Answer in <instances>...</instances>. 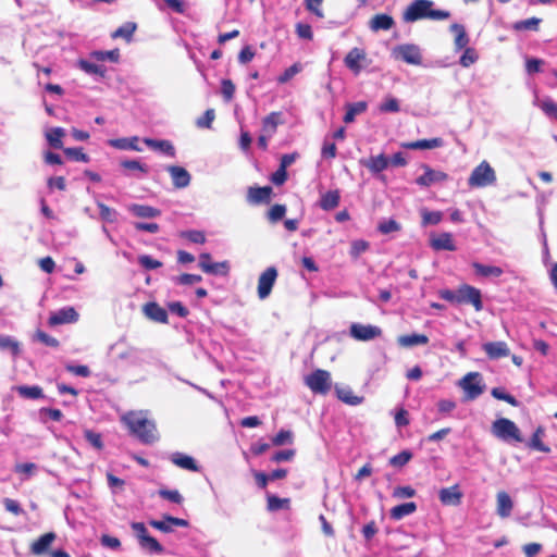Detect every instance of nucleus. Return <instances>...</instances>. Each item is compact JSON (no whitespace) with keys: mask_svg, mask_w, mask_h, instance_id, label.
<instances>
[{"mask_svg":"<svg viewBox=\"0 0 557 557\" xmlns=\"http://www.w3.org/2000/svg\"><path fill=\"white\" fill-rule=\"evenodd\" d=\"M78 66L82 71L89 75L103 77L106 74V67L92 60H79Z\"/></svg>","mask_w":557,"mask_h":557,"instance_id":"obj_35","label":"nucleus"},{"mask_svg":"<svg viewBox=\"0 0 557 557\" xmlns=\"http://www.w3.org/2000/svg\"><path fill=\"white\" fill-rule=\"evenodd\" d=\"M272 188L270 186L264 187H250L248 190V200L252 203L267 202L270 199Z\"/></svg>","mask_w":557,"mask_h":557,"instance_id":"obj_31","label":"nucleus"},{"mask_svg":"<svg viewBox=\"0 0 557 557\" xmlns=\"http://www.w3.org/2000/svg\"><path fill=\"white\" fill-rule=\"evenodd\" d=\"M123 422L141 443L152 444L158 440L156 423L145 411H132L123 416Z\"/></svg>","mask_w":557,"mask_h":557,"instance_id":"obj_1","label":"nucleus"},{"mask_svg":"<svg viewBox=\"0 0 557 557\" xmlns=\"http://www.w3.org/2000/svg\"><path fill=\"white\" fill-rule=\"evenodd\" d=\"M166 171L170 174L175 188H186L190 184L191 176L185 168L180 165H169L166 166Z\"/></svg>","mask_w":557,"mask_h":557,"instance_id":"obj_15","label":"nucleus"},{"mask_svg":"<svg viewBox=\"0 0 557 557\" xmlns=\"http://www.w3.org/2000/svg\"><path fill=\"white\" fill-rule=\"evenodd\" d=\"M221 92L226 101H231L235 94V85L231 79H223L221 83Z\"/></svg>","mask_w":557,"mask_h":557,"instance_id":"obj_63","label":"nucleus"},{"mask_svg":"<svg viewBox=\"0 0 557 557\" xmlns=\"http://www.w3.org/2000/svg\"><path fill=\"white\" fill-rule=\"evenodd\" d=\"M471 265L475 275L480 277H499L504 273L503 269L496 265H487L476 261L472 262Z\"/></svg>","mask_w":557,"mask_h":557,"instance_id":"obj_26","label":"nucleus"},{"mask_svg":"<svg viewBox=\"0 0 557 557\" xmlns=\"http://www.w3.org/2000/svg\"><path fill=\"white\" fill-rule=\"evenodd\" d=\"M544 435V430L543 428H537L535 430V432L533 433L530 442L528 443V446L534 450H537V451H543V453H548L549 451V447L546 446L543 442H542V436Z\"/></svg>","mask_w":557,"mask_h":557,"instance_id":"obj_38","label":"nucleus"},{"mask_svg":"<svg viewBox=\"0 0 557 557\" xmlns=\"http://www.w3.org/2000/svg\"><path fill=\"white\" fill-rule=\"evenodd\" d=\"M144 143L153 150L160 151L171 158L175 157V148L169 140L145 138Z\"/></svg>","mask_w":557,"mask_h":557,"instance_id":"obj_28","label":"nucleus"},{"mask_svg":"<svg viewBox=\"0 0 557 557\" xmlns=\"http://www.w3.org/2000/svg\"><path fill=\"white\" fill-rule=\"evenodd\" d=\"M84 436L94 448L98 450H101L103 448L102 437L99 433H96L91 430H85Z\"/></svg>","mask_w":557,"mask_h":557,"instance_id":"obj_54","label":"nucleus"},{"mask_svg":"<svg viewBox=\"0 0 557 557\" xmlns=\"http://www.w3.org/2000/svg\"><path fill=\"white\" fill-rule=\"evenodd\" d=\"M286 213V207L284 205H274L268 212V219L275 223L283 219Z\"/></svg>","mask_w":557,"mask_h":557,"instance_id":"obj_61","label":"nucleus"},{"mask_svg":"<svg viewBox=\"0 0 557 557\" xmlns=\"http://www.w3.org/2000/svg\"><path fill=\"white\" fill-rule=\"evenodd\" d=\"M276 277L277 270L274 267H269L260 274L258 280V296L260 299L269 297Z\"/></svg>","mask_w":557,"mask_h":557,"instance_id":"obj_10","label":"nucleus"},{"mask_svg":"<svg viewBox=\"0 0 557 557\" xmlns=\"http://www.w3.org/2000/svg\"><path fill=\"white\" fill-rule=\"evenodd\" d=\"M228 269L230 267L226 261L202 264V271L208 274L226 275L228 273Z\"/></svg>","mask_w":557,"mask_h":557,"instance_id":"obj_39","label":"nucleus"},{"mask_svg":"<svg viewBox=\"0 0 557 557\" xmlns=\"http://www.w3.org/2000/svg\"><path fill=\"white\" fill-rule=\"evenodd\" d=\"M432 7L433 2L431 0H414L404 12L403 18L405 22H416L423 18L441 21L450 16L448 11L434 10Z\"/></svg>","mask_w":557,"mask_h":557,"instance_id":"obj_2","label":"nucleus"},{"mask_svg":"<svg viewBox=\"0 0 557 557\" xmlns=\"http://www.w3.org/2000/svg\"><path fill=\"white\" fill-rule=\"evenodd\" d=\"M144 312L147 318L159 323L168 322V312L160 307L157 302H148L144 307Z\"/></svg>","mask_w":557,"mask_h":557,"instance_id":"obj_22","label":"nucleus"},{"mask_svg":"<svg viewBox=\"0 0 557 557\" xmlns=\"http://www.w3.org/2000/svg\"><path fill=\"white\" fill-rule=\"evenodd\" d=\"M443 146L442 138H431V139H420L416 141L403 143L401 147L406 149L417 150V149H434Z\"/></svg>","mask_w":557,"mask_h":557,"instance_id":"obj_25","label":"nucleus"},{"mask_svg":"<svg viewBox=\"0 0 557 557\" xmlns=\"http://www.w3.org/2000/svg\"><path fill=\"white\" fill-rule=\"evenodd\" d=\"M430 247L435 251H455L457 249L450 233L432 234L430 237Z\"/></svg>","mask_w":557,"mask_h":557,"instance_id":"obj_14","label":"nucleus"},{"mask_svg":"<svg viewBox=\"0 0 557 557\" xmlns=\"http://www.w3.org/2000/svg\"><path fill=\"white\" fill-rule=\"evenodd\" d=\"M450 30L456 35L455 49L458 51L468 48L469 36L465 27L461 24L455 23L450 26Z\"/></svg>","mask_w":557,"mask_h":557,"instance_id":"obj_34","label":"nucleus"},{"mask_svg":"<svg viewBox=\"0 0 557 557\" xmlns=\"http://www.w3.org/2000/svg\"><path fill=\"white\" fill-rule=\"evenodd\" d=\"M491 432L495 437L503 442H523L522 434L517 424L507 418L496 419L492 423Z\"/></svg>","mask_w":557,"mask_h":557,"instance_id":"obj_3","label":"nucleus"},{"mask_svg":"<svg viewBox=\"0 0 557 557\" xmlns=\"http://www.w3.org/2000/svg\"><path fill=\"white\" fill-rule=\"evenodd\" d=\"M339 194L336 190L325 193L320 201V206L323 210H332L338 206Z\"/></svg>","mask_w":557,"mask_h":557,"instance_id":"obj_40","label":"nucleus"},{"mask_svg":"<svg viewBox=\"0 0 557 557\" xmlns=\"http://www.w3.org/2000/svg\"><path fill=\"white\" fill-rule=\"evenodd\" d=\"M416 495V490L411 486H397L394 488L392 496L396 499L411 498Z\"/></svg>","mask_w":557,"mask_h":557,"instance_id":"obj_60","label":"nucleus"},{"mask_svg":"<svg viewBox=\"0 0 557 557\" xmlns=\"http://www.w3.org/2000/svg\"><path fill=\"white\" fill-rule=\"evenodd\" d=\"M438 497L443 505L457 506L461 502L462 493L459 486L456 484L450 487L442 488L438 493Z\"/></svg>","mask_w":557,"mask_h":557,"instance_id":"obj_18","label":"nucleus"},{"mask_svg":"<svg viewBox=\"0 0 557 557\" xmlns=\"http://www.w3.org/2000/svg\"><path fill=\"white\" fill-rule=\"evenodd\" d=\"M55 534L53 532H48L42 534L38 540H36L32 546L30 552L33 555L41 556L46 554L51 546V544L55 540Z\"/></svg>","mask_w":557,"mask_h":557,"instance_id":"obj_20","label":"nucleus"},{"mask_svg":"<svg viewBox=\"0 0 557 557\" xmlns=\"http://www.w3.org/2000/svg\"><path fill=\"white\" fill-rule=\"evenodd\" d=\"M283 123L281 112H271L262 120V133L273 136L276 133V128Z\"/></svg>","mask_w":557,"mask_h":557,"instance_id":"obj_27","label":"nucleus"},{"mask_svg":"<svg viewBox=\"0 0 557 557\" xmlns=\"http://www.w3.org/2000/svg\"><path fill=\"white\" fill-rule=\"evenodd\" d=\"M368 103L366 101H358L346 104V113L344 115V122L349 124L352 123L356 119V115L361 114L367 111Z\"/></svg>","mask_w":557,"mask_h":557,"instance_id":"obj_33","label":"nucleus"},{"mask_svg":"<svg viewBox=\"0 0 557 557\" xmlns=\"http://www.w3.org/2000/svg\"><path fill=\"white\" fill-rule=\"evenodd\" d=\"M139 264L147 270H154L162 265V263L148 255L139 256Z\"/></svg>","mask_w":557,"mask_h":557,"instance_id":"obj_64","label":"nucleus"},{"mask_svg":"<svg viewBox=\"0 0 557 557\" xmlns=\"http://www.w3.org/2000/svg\"><path fill=\"white\" fill-rule=\"evenodd\" d=\"M377 230L382 234H389V233L399 231L400 230V225L395 220L389 219V220L382 221L379 224Z\"/></svg>","mask_w":557,"mask_h":557,"instance_id":"obj_62","label":"nucleus"},{"mask_svg":"<svg viewBox=\"0 0 557 557\" xmlns=\"http://www.w3.org/2000/svg\"><path fill=\"white\" fill-rule=\"evenodd\" d=\"M540 23V18L531 17L515 23L513 28L516 30H537Z\"/></svg>","mask_w":557,"mask_h":557,"instance_id":"obj_51","label":"nucleus"},{"mask_svg":"<svg viewBox=\"0 0 557 557\" xmlns=\"http://www.w3.org/2000/svg\"><path fill=\"white\" fill-rule=\"evenodd\" d=\"M149 524L163 533H171L174 527L187 528L189 522L182 518L164 515L162 520H150Z\"/></svg>","mask_w":557,"mask_h":557,"instance_id":"obj_12","label":"nucleus"},{"mask_svg":"<svg viewBox=\"0 0 557 557\" xmlns=\"http://www.w3.org/2000/svg\"><path fill=\"white\" fill-rule=\"evenodd\" d=\"M0 348L11 350L14 356L20 354V344L9 335H0Z\"/></svg>","mask_w":557,"mask_h":557,"instance_id":"obj_47","label":"nucleus"},{"mask_svg":"<svg viewBox=\"0 0 557 557\" xmlns=\"http://www.w3.org/2000/svg\"><path fill=\"white\" fill-rule=\"evenodd\" d=\"M159 496L174 504H181L183 502V496L177 490L161 488L159 490Z\"/></svg>","mask_w":557,"mask_h":557,"instance_id":"obj_56","label":"nucleus"},{"mask_svg":"<svg viewBox=\"0 0 557 557\" xmlns=\"http://www.w3.org/2000/svg\"><path fill=\"white\" fill-rule=\"evenodd\" d=\"M78 320V313L73 307H63L49 317L48 323L51 326L74 323Z\"/></svg>","mask_w":557,"mask_h":557,"instance_id":"obj_13","label":"nucleus"},{"mask_svg":"<svg viewBox=\"0 0 557 557\" xmlns=\"http://www.w3.org/2000/svg\"><path fill=\"white\" fill-rule=\"evenodd\" d=\"M90 57L96 61L103 62L106 60L116 62L120 58V52L117 49L110 51H94Z\"/></svg>","mask_w":557,"mask_h":557,"instance_id":"obj_49","label":"nucleus"},{"mask_svg":"<svg viewBox=\"0 0 557 557\" xmlns=\"http://www.w3.org/2000/svg\"><path fill=\"white\" fill-rule=\"evenodd\" d=\"M301 71V65L299 63H295L293 64L292 66H289L288 69H286L284 71L283 74H281L278 77H277V82L280 84H285L287 83L289 79H292L296 74H298L299 72Z\"/></svg>","mask_w":557,"mask_h":557,"instance_id":"obj_58","label":"nucleus"},{"mask_svg":"<svg viewBox=\"0 0 557 557\" xmlns=\"http://www.w3.org/2000/svg\"><path fill=\"white\" fill-rule=\"evenodd\" d=\"M367 59V54L363 49L352 48L345 57V65L355 74L358 75L361 70V63Z\"/></svg>","mask_w":557,"mask_h":557,"instance_id":"obj_16","label":"nucleus"},{"mask_svg":"<svg viewBox=\"0 0 557 557\" xmlns=\"http://www.w3.org/2000/svg\"><path fill=\"white\" fill-rule=\"evenodd\" d=\"M491 394L496 399L504 400L515 407L518 406V400L512 395L507 394L503 388L494 387Z\"/></svg>","mask_w":557,"mask_h":557,"instance_id":"obj_55","label":"nucleus"},{"mask_svg":"<svg viewBox=\"0 0 557 557\" xmlns=\"http://www.w3.org/2000/svg\"><path fill=\"white\" fill-rule=\"evenodd\" d=\"M170 459L175 466H177L182 469L189 470V471H198L196 461L190 456H187L182 453H174L171 455Z\"/></svg>","mask_w":557,"mask_h":557,"instance_id":"obj_32","label":"nucleus"},{"mask_svg":"<svg viewBox=\"0 0 557 557\" xmlns=\"http://www.w3.org/2000/svg\"><path fill=\"white\" fill-rule=\"evenodd\" d=\"M97 206H98V209H99L100 218L103 221L109 222V223H113V222L116 221V218H117L116 210L108 207L107 205H104L102 202H98Z\"/></svg>","mask_w":557,"mask_h":557,"instance_id":"obj_50","label":"nucleus"},{"mask_svg":"<svg viewBox=\"0 0 557 557\" xmlns=\"http://www.w3.org/2000/svg\"><path fill=\"white\" fill-rule=\"evenodd\" d=\"M304 382L312 393L320 395H326L332 387L331 373L322 369H317L306 375Z\"/></svg>","mask_w":557,"mask_h":557,"instance_id":"obj_4","label":"nucleus"},{"mask_svg":"<svg viewBox=\"0 0 557 557\" xmlns=\"http://www.w3.org/2000/svg\"><path fill=\"white\" fill-rule=\"evenodd\" d=\"M513 502L509 494L500 491L496 494V512L500 518H508L511 515Z\"/></svg>","mask_w":557,"mask_h":557,"instance_id":"obj_19","label":"nucleus"},{"mask_svg":"<svg viewBox=\"0 0 557 557\" xmlns=\"http://www.w3.org/2000/svg\"><path fill=\"white\" fill-rule=\"evenodd\" d=\"M421 216L422 225H437L443 219V213L441 211H429L426 209H422Z\"/></svg>","mask_w":557,"mask_h":557,"instance_id":"obj_44","label":"nucleus"},{"mask_svg":"<svg viewBox=\"0 0 557 557\" xmlns=\"http://www.w3.org/2000/svg\"><path fill=\"white\" fill-rule=\"evenodd\" d=\"M215 117L213 109L206 110L205 114L196 121V125L199 128H211L212 122Z\"/></svg>","mask_w":557,"mask_h":557,"instance_id":"obj_59","label":"nucleus"},{"mask_svg":"<svg viewBox=\"0 0 557 557\" xmlns=\"http://www.w3.org/2000/svg\"><path fill=\"white\" fill-rule=\"evenodd\" d=\"M458 304H469L474 307L475 311H481L483 309L481 290L468 284L459 286Z\"/></svg>","mask_w":557,"mask_h":557,"instance_id":"obj_8","label":"nucleus"},{"mask_svg":"<svg viewBox=\"0 0 557 557\" xmlns=\"http://www.w3.org/2000/svg\"><path fill=\"white\" fill-rule=\"evenodd\" d=\"M65 132L62 127H53L46 134V138L51 147L61 149L63 147L62 137Z\"/></svg>","mask_w":557,"mask_h":557,"instance_id":"obj_37","label":"nucleus"},{"mask_svg":"<svg viewBox=\"0 0 557 557\" xmlns=\"http://www.w3.org/2000/svg\"><path fill=\"white\" fill-rule=\"evenodd\" d=\"M268 510L270 511H277L281 509H288L289 508V498H280L275 495H268Z\"/></svg>","mask_w":557,"mask_h":557,"instance_id":"obj_43","label":"nucleus"},{"mask_svg":"<svg viewBox=\"0 0 557 557\" xmlns=\"http://www.w3.org/2000/svg\"><path fill=\"white\" fill-rule=\"evenodd\" d=\"M417 510V504L413 502L404 503L393 507L389 511V517L393 520H401L403 518L412 515Z\"/></svg>","mask_w":557,"mask_h":557,"instance_id":"obj_30","label":"nucleus"},{"mask_svg":"<svg viewBox=\"0 0 557 557\" xmlns=\"http://www.w3.org/2000/svg\"><path fill=\"white\" fill-rule=\"evenodd\" d=\"M397 343L399 346L401 347H405V348H408V347H413V346H417V345H425L429 343V337L424 334H417V333H412V334H407V335H401L397 338Z\"/></svg>","mask_w":557,"mask_h":557,"instance_id":"obj_29","label":"nucleus"},{"mask_svg":"<svg viewBox=\"0 0 557 557\" xmlns=\"http://www.w3.org/2000/svg\"><path fill=\"white\" fill-rule=\"evenodd\" d=\"M363 164L370 172L377 174L387 169L389 165V159L385 154L381 153L370 157L368 160L363 161Z\"/></svg>","mask_w":557,"mask_h":557,"instance_id":"obj_23","label":"nucleus"},{"mask_svg":"<svg viewBox=\"0 0 557 557\" xmlns=\"http://www.w3.org/2000/svg\"><path fill=\"white\" fill-rule=\"evenodd\" d=\"M539 107L546 115L557 120V103L554 102L550 98L547 97L541 100Z\"/></svg>","mask_w":557,"mask_h":557,"instance_id":"obj_52","label":"nucleus"},{"mask_svg":"<svg viewBox=\"0 0 557 557\" xmlns=\"http://www.w3.org/2000/svg\"><path fill=\"white\" fill-rule=\"evenodd\" d=\"M393 53L397 59H401L408 64L420 65L422 63V54L417 45H399L394 49Z\"/></svg>","mask_w":557,"mask_h":557,"instance_id":"obj_9","label":"nucleus"},{"mask_svg":"<svg viewBox=\"0 0 557 557\" xmlns=\"http://www.w3.org/2000/svg\"><path fill=\"white\" fill-rule=\"evenodd\" d=\"M490 359H500L510 355V349L505 342H488L482 345Z\"/></svg>","mask_w":557,"mask_h":557,"instance_id":"obj_17","label":"nucleus"},{"mask_svg":"<svg viewBox=\"0 0 557 557\" xmlns=\"http://www.w3.org/2000/svg\"><path fill=\"white\" fill-rule=\"evenodd\" d=\"M127 210L135 216L143 219H153L161 214L159 209L147 205L132 203L127 207Z\"/></svg>","mask_w":557,"mask_h":557,"instance_id":"obj_21","label":"nucleus"},{"mask_svg":"<svg viewBox=\"0 0 557 557\" xmlns=\"http://www.w3.org/2000/svg\"><path fill=\"white\" fill-rule=\"evenodd\" d=\"M478 58V53L473 48H466L462 55L459 59V63L463 67H469L470 65L476 62Z\"/></svg>","mask_w":557,"mask_h":557,"instance_id":"obj_53","label":"nucleus"},{"mask_svg":"<svg viewBox=\"0 0 557 557\" xmlns=\"http://www.w3.org/2000/svg\"><path fill=\"white\" fill-rule=\"evenodd\" d=\"M136 24L133 22H126L123 25H121L117 29L114 30L112 34L113 38H124L127 41L132 39L133 34L136 30Z\"/></svg>","mask_w":557,"mask_h":557,"instance_id":"obj_41","label":"nucleus"},{"mask_svg":"<svg viewBox=\"0 0 557 557\" xmlns=\"http://www.w3.org/2000/svg\"><path fill=\"white\" fill-rule=\"evenodd\" d=\"M394 18L388 14H376L370 22L369 27L372 32L389 30L394 26Z\"/></svg>","mask_w":557,"mask_h":557,"instance_id":"obj_24","label":"nucleus"},{"mask_svg":"<svg viewBox=\"0 0 557 557\" xmlns=\"http://www.w3.org/2000/svg\"><path fill=\"white\" fill-rule=\"evenodd\" d=\"M349 335L360 342H369L382 335L381 327L372 324L351 323Z\"/></svg>","mask_w":557,"mask_h":557,"instance_id":"obj_7","label":"nucleus"},{"mask_svg":"<svg viewBox=\"0 0 557 557\" xmlns=\"http://www.w3.org/2000/svg\"><path fill=\"white\" fill-rule=\"evenodd\" d=\"M20 396L29 399H37L42 396V389L39 386L22 385L16 388Z\"/></svg>","mask_w":557,"mask_h":557,"instance_id":"obj_45","label":"nucleus"},{"mask_svg":"<svg viewBox=\"0 0 557 557\" xmlns=\"http://www.w3.org/2000/svg\"><path fill=\"white\" fill-rule=\"evenodd\" d=\"M379 110L382 113H397L400 110L399 102L396 98L388 96L381 102Z\"/></svg>","mask_w":557,"mask_h":557,"instance_id":"obj_46","label":"nucleus"},{"mask_svg":"<svg viewBox=\"0 0 557 557\" xmlns=\"http://www.w3.org/2000/svg\"><path fill=\"white\" fill-rule=\"evenodd\" d=\"M336 394H337V397L348 404V405H351V406H356V405H359L361 404L362 401V398L359 397V396H356L354 395L352 391L350 388H339V387H336Z\"/></svg>","mask_w":557,"mask_h":557,"instance_id":"obj_42","label":"nucleus"},{"mask_svg":"<svg viewBox=\"0 0 557 557\" xmlns=\"http://www.w3.org/2000/svg\"><path fill=\"white\" fill-rule=\"evenodd\" d=\"M458 386L465 392L466 399H476L484 392V384L479 372L467 373L458 383Z\"/></svg>","mask_w":557,"mask_h":557,"instance_id":"obj_6","label":"nucleus"},{"mask_svg":"<svg viewBox=\"0 0 557 557\" xmlns=\"http://www.w3.org/2000/svg\"><path fill=\"white\" fill-rule=\"evenodd\" d=\"M495 181H496L495 171L486 161H482L472 171V173L468 180V184L471 187H485V186L494 184Z\"/></svg>","mask_w":557,"mask_h":557,"instance_id":"obj_5","label":"nucleus"},{"mask_svg":"<svg viewBox=\"0 0 557 557\" xmlns=\"http://www.w3.org/2000/svg\"><path fill=\"white\" fill-rule=\"evenodd\" d=\"M109 145L116 149H121V150H134V151L143 150L138 146V137L112 139L109 141Z\"/></svg>","mask_w":557,"mask_h":557,"instance_id":"obj_36","label":"nucleus"},{"mask_svg":"<svg viewBox=\"0 0 557 557\" xmlns=\"http://www.w3.org/2000/svg\"><path fill=\"white\" fill-rule=\"evenodd\" d=\"M141 548L149 550L150 553L161 554L163 552V547L161 544L152 536L148 535L141 542H139Z\"/></svg>","mask_w":557,"mask_h":557,"instance_id":"obj_48","label":"nucleus"},{"mask_svg":"<svg viewBox=\"0 0 557 557\" xmlns=\"http://www.w3.org/2000/svg\"><path fill=\"white\" fill-rule=\"evenodd\" d=\"M422 168L424 170L423 175L416 180V183L419 186L430 187L434 184H440L448 180V175L443 171L434 170L429 165H423Z\"/></svg>","mask_w":557,"mask_h":557,"instance_id":"obj_11","label":"nucleus"},{"mask_svg":"<svg viewBox=\"0 0 557 557\" xmlns=\"http://www.w3.org/2000/svg\"><path fill=\"white\" fill-rule=\"evenodd\" d=\"M412 454L408 450H403L389 459V463L394 467H403L410 461Z\"/></svg>","mask_w":557,"mask_h":557,"instance_id":"obj_57","label":"nucleus"}]
</instances>
